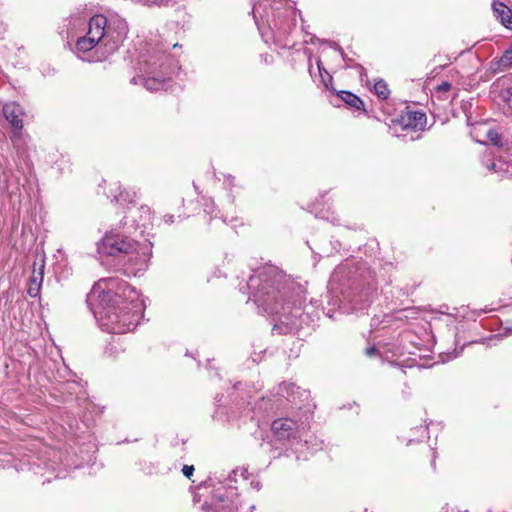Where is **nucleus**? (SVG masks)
Instances as JSON below:
<instances>
[{
    "label": "nucleus",
    "mask_w": 512,
    "mask_h": 512,
    "mask_svg": "<svg viewBox=\"0 0 512 512\" xmlns=\"http://www.w3.org/2000/svg\"><path fill=\"white\" fill-rule=\"evenodd\" d=\"M339 102H344L349 107L355 108L357 110H360L363 108L364 104L363 101L355 94L349 91H340L336 95V101H332L334 105L339 106Z\"/></svg>",
    "instance_id": "15"
},
{
    "label": "nucleus",
    "mask_w": 512,
    "mask_h": 512,
    "mask_svg": "<svg viewBox=\"0 0 512 512\" xmlns=\"http://www.w3.org/2000/svg\"><path fill=\"white\" fill-rule=\"evenodd\" d=\"M492 10L495 18L507 29L512 30V11L502 1L493 0Z\"/></svg>",
    "instance_id": "11"
},
{
    "label": "nucleus",
    "mask_w": 512,
    "mask_h": 512,
    "mask_svg": "<svg viewBox=\"0 0 512 512\" xmlns=\"http://www.w3.org/2000/svg\"><path fill=\"white\" fill-rule=\"evenodd\" d=\"M258 278H260L262 282V290L264 291L267 289L263 294L268 296L267 299L262 301L261 305L268 314H278L279 311L277 307L268 305L267 301L270 299H276V294L278 293L280 284L284 278L283 273L278 269V267L269 265L261 268V271L258 268Z\"/></svg>",
    "instance_id": "6"
},
{
    "label": "nucleus",
    "mask_w": 512,
    "mask_h": 512,
    "mask_svg": "<svg viewBox=\"0 0 512 512\" xmlns=\"http://www.w3.org/2000/svg\"><path fill=\"white\" fill-rule=\"evenodd\" d=\"M144 5L147 6H169L173 0H140Z\"/></svg>",
    "instance_id": "24"
},
{
    "label": "nucleus",
    "mask_w": 512,
    "mask_h": 512,
    "mask_svg": "<svg viewBox=\"0 0 512 512\" xmlns=\"http://www.w3.org/2000/svg\"><path fill=\"white\" fill-rule=\"evenodd\" d=\"M365 354L368 356V357H372V356H375L378 354V350L372 346V347H368L366 348L365 350Z\"/></svg>",
    "instance_id": "26"
},
{
    "label": "nucleus",
    "mask_w": 512,
    "mask_h": 512,
    "mask_svg": "<svg viewBox=\"0 0 512 512\" xmlns=\"http://www.w3.org/2000/svg\"><path fill=\"white\" fill-rule=\"evenodd\" d=\"M2 111L5 119L14 129L22 130L24 110L18 103H6L4 104Z\"/></svg>",
    "instance_id": "10"
},
{
    "label": "nucleus",
    "mask_w": 512,
    "mask_h": 512,
    "mask_svg": "<svg viewBox=\"0 0 512 512\" xmlns=\"http://www.w3.org/2000/svg\"><path fill=\"white\" fill-rule=\"evenodd\" d=\"M204 213L209 216L208 221H216V222H225L226 219L223 218L220 211L217 209L216 205L212 201H207L204 204Z\"/></svg>",
    "instance_id": "17"
},
{
    "label": "nucleus",
    "mask_w": 512,
    "mask_h": 512,
    "mask_svg": "<svg viewBox=\"0 0 512 512\" xmlns=\"http://www.w3.org/2000/svg\"><path fill=\"white\" fill-rule=\"evenodd\" d=\"M108 197L119 204L134 203L137 199V192L134 190H122L120 185L115 184V188L110 190Z\"/></svg>",
    "instance_id": "13"
},
{
    "label": "nucleus",
    "mask_w": 512,
    "mask_h": 512,
    "mask_svg": "<svg viewBox=\"0 0 512 512\" xmlns=\"http://www.w3.org/2000/svg\"><path fill=\"white\" fill-rule=\"evenodd\" d=\"M483 164L490 171L502 174L505 177H512V161H504L502 159H487L483 161Z\"/></svg>",
    "instance_id": "14"
},
{
    "label": "nucleus",
    "mask_w": 512,
    "mask_h": 512,
    "mask_svg": "<svg viewBox=\"0 0 512 512\" xmlns=\"http://www.w3.org/2000/svg\"><path fill=\"white\" fill-rule=\"evenodd\" d=\"M45 259L44 256H36L32 273L29 277L27 293L30 297L35 298L39 296L41 285L44 277Z\"/></svg>",
    "instance_id": "7"
},
{
    "label": "nucleus",
    "mask_w": 512,
    "mask_h": 512,
    "mask_svg": "<svg viewBox=\"0 0 512 512\" xmlns=\"http://www.w3.org/2000/svg\"><path fill=\"white\" fill-rule=\"evenodd\" d=\"M487 139L495 146L502 147L503 141L500 134L495 130H489L487 132Z\"/></svg>",
    "instance_id": "23"
},
{
    "label": "nucleus",
    "mask_w": 512,
    "mask_h": 512,
    "mask_svg": "<svg viewBox=\"0 0 512 512\" xmlns=\"http://www.w3.org/2000/svg\"><path fill=\"white\" fill-rule=\"evenodd\" d=\"M296 312H299L298 310ZM298 313L292 315L282 314L279 317L277 323L274 324L273 330L277 331L279 334H289L298 329Z\"/></svg>",
    "instance_id": "12"
},
{
    "label": "nucleus",
    "mask_w": 512,
    "mask_h": 512,
    "mask_svg": "<svg viewBox=\"0 0 512 512\" xmlns=\"http://www.w3.org/2000/svg\"><path fill=\"white\" fill-rule=\"evenodd\" d=\"M329 44H330V46H331V47H333V48L337 49V50L340 52V54H341L342 56H344V52H343L342 48H341V47H339L337 43H335V42H329Z\"/></svg>",
    "instance_id": "29"
},
{
    "label": "nucleus",
    "mask_w": 512,
    "mask_h": 512,
    "mask_svg": "<svg viewBox=\"0 0 512 512\" xmlns=\"http://www.w3.org/2000/svg\"><path fill=\"white\" fill-rule=\"evenodd\" d=\"M86 302L100 326L113 334L133 331L142 315V303L136 289L117 277L96 282L87 294Z\"/></svg>",
    "instance_id": "1"
},
{
    "label": "nucleus",
    "mask_w": 512,
    "mask_h": 512,
    "mask_svg": "<svg viewBox=\"0 0 512 512\" xmlns=\"http://www.w3.org/2000/svg\"><path fill=\"white\" fill-rule=\"evenodd\" d=\"M240 472L241 476L244 480H248V470L246 468L237 469L234 471V474L237 475V473Z\"/></svg>",
    "instance_id": "27"
},
{
    "label": "nucleus",
    "mask_w": 512,
    "mask_h": 512,
    "mask_svg": "<svg viewBox=\"0 0 512 512\" xmlns=\"http://www.w3.org/2000/svg\"><path fill=\"white\" fill-rule=\"evenodd\" d=\"M511 330H512V327H511Z\"/></svg>",
    "instance_id": "35"
},
{
    "label": "nucleus",
    "mask_w": 512,
    "mask_h": 512,
    "mask_svg": "<svg viewBox=\"0 0 512 512\" xmlns=\"http://www.w3.org/2000/svg\"><path fill=\"white\" fill-rule=\"evenodd\" d=\"M502 96L506 102L504 107V114L512 118V86L504 91Z\"/></svg>",
    "instance_id": "20"
},
{
    "label": "nucleus",
    "mask_w": 512,
    "mask_h": 512,
    "mask_svg": "<svg viewBox=\"0 0 512 512\" xmlns=\"http://www.w3.org/2000/svg\"><path fill=\"white\" fill-rule=\"evenodd\" d=\"M139 213L138 219H134V221H142V222H150L153 220V212L150 207L147 205H142L137 209Z\"/></svg>",
    "instance_id": "19"
},
{
    "label": "nucleus",
    "mask_w": 512,
    "mask_h": 512,
    "mask_svg": "<svg viewBox=\"0 0 512 512\" xmlns=\"http://www.w3.org/2000/svg\"><path fill=\"white\" fill-rule=\"evenodd\" d=\"M298 423L291 418H280L272 422L271 429L279 440H288L295 437Z\"/></svg>",
    "instance_id": "8"
},
{
    "label": "nucleus",
    "mask_w": 512,
    "mask_h": 512,
    "mask_svg": "<svg viewBox=\"0 0 512 512\" xmlns=\"http://www.w3.org/2000/svg\"><path fill=\"white\" fill-rule=\"evenodd\" d=\"M426 115L419 111H407L398 119V124L403 130L419 131L426 125Z\"/></svg>",
    "instance_id": "9"
},
{
    "label": "nucleus",
    "mask_w": 512,
    "mask_h": 512,
    "mask_svg": "<svg viewBox=\"0 0 512 512\" xmlns=\"http://www.w3.org/2000/svg\"><path fill=\"white\" fill-rule=\"evenodd\" d=\"M317 67L319 69L320 75L322 77V82L325 87L330 90L328 82H332V76L325 70L322 65V61L320 59L317 60Z\"/></svg>",
    "instance_id": "22"
},
{
    "label": "nucleus",
    "mask_w": 512,
    "mask_h": 512,
    "mask_svg": "<svg viewBox=\"0 0 512 512\" xmlns=\"http://www.w3.org/2000/svg\"><path fill=\"white\" fill-rule=\"evenodd\" d=\"M255 11H256V1L252 0L251 14L253 15L254 19L256 18Z\"/></svg>",
    "instance_id": "30"
},
{
    "label": "nucleus",
    "mask_w": 512,
    "mask_h": 512,
    "mask_svg": "<svg viewBox=\"0 0 512 512\" xmlns=\"http://www.w3.org/2000/svg\"><path fill=\"white\" fill-rule=\"evenodd\" d=\"M264 61L267 63L268 62V57L267 55L264 57Z\"/></svg>",
    "instance_id": "34"
},
{
    "label": "nucleus",
    "mask_w": 512,
    "mask_h": 512,
    "mask_svg": "<svg viewBox=\"0 0 512 512\" xmlns=\"http://www.w3.org/2000/svg\"><path fill=\"white\" fill-rule=\"evenodd\" d=\"M173 218H174L173 215H170L167 217V219H165V222H168V221L174 222Z\"/></svg>",
    "instance_id": "32"
},
{
    "label": "nucleus",
    "mask_w": 512,
    "mask_h": 512,
    "mask_svg": "<svg viewBox=\"0 0 512 512\" xmlns=\"http://www.w3.org/2000/svg\"><path fill=\"white\" fill-rule=\"evenodd\" d=\"M208 512H223V511H220L219 508L217 506L211 508Z\"/></svg>",
    "instance_id": "31"
},
{
    "label": "nucleus",
    "mask_w": 512,
    "mask_h": 512,
    "mask_svg": "<svg viewBox=\"0 0 512 512\" xmlns=\"http://www.w3.org/2000/svg\"><path fill=\"white\" fill-rule=\"evenodd\" d=\"M374 92L382 100L387 99L389 97V94H390V90L388 89V85L382 79L378 80L374 84Z\"/></svg>",
    "instance_id": "18"
},
{
    "label": "nucleus",
    "mask_w": 512,
    "mask_h": 512,
    "mask_svg": "<svg viewBox=\"0 0 512 512\" xmlns=\"http://www.w3.org/2000/svg\"><path fill=\"white\" fill-rule=\"evenodd\" d=\"M510 66H512V44L504 51L500 58H495L490 62V70L493 73H498Z\"/></svg>",
    "instance_id": "16"
},
{
    "label": "nucleus",
    "mask_w": 512,
    "mask_h": 512,
    "mask_svg": "<svg viewBox=\"0 0 512 512\" xmlns=\"http://www.w3.org/2000/svg\"><path fill=\"white\" fill-rule=\"evenodd\" d=\"M195 468L193 465H184L183 468H182V473L185 477L187 478H191V476L193 475V472H194Z\"/></svg>",
    "instance_id": "25"
},
{
    "label": "nucleus",
    "mask_w": 512,
    "mask_h": 512,
    "mask_svg": "<svg viewBox=\"0 0 512 512\" xmlns=\"http://www.w3.org/2000/svg\"><path fill=\"white\" fill-rule=\"evenodd\" d=\"M298 389L299 388L296 387V385L294 383L283 382L279 386V391H280L281 395L283 397H287V398L293 396L295 391Z\"/></svg>",
    "instance_id": "21"
},
{
    "label": "nucleus",
    "mask_w": 512,
    "mask_h": 512,
    "mask_svg": "<svg viewBox=\"0 0 512 512\" xmlns=\"http://www.w3.org/2000/svg\"><path fill=\"white\" fill-rule=\"evenodd\" d=\"M127 34V22L119 16L95 15L89 20L87 34L76 41L75 51L79 55L96 48V60L102 61L119 49Z\"/></svg>",
    "instance_id": "2"
},
{
    "label": "nucleus",
    "mask_w": 512,
    "mask_h": 512,
    "mask_svg": "<svg viewBox=\"0 0 512 512\" xmlns=\"http://www.w3.org/2000/svg\"><path fill=\"white\" fill-rule=\"evenodd\" d=\"M445 512H462V511H460V510H455V509H450V510H449V509H446V511H445ZM463 512H468V511H463Z\"/></svg>",
    "instance_id": "33"
},
{
    "label": "nucleus",
    "mask_w": 512,
    "mask_h": 512,
    "mask_svg": "<svg viewBox=\"0 0 512 512\" xmlns=\"http://www.w3.org/2000/svg\"><path fill=\"white\" fill-rule=\"evenodd\" d=\"M263 9L262 20H266L269 33L262 32L261 37L266 44L274 41L276 32L281 34L287 31L288 18L294 14L292 6L287 0H261L259 4Z\"/></svg>",
    "instance_id": "4"
},
{
    "label": "nucleus",
    "mask_w": 512,
    "mask_h": 512,
    "mask_svg": "<svg viewBox=\"0 0 512 512\" xmlns=\"http://www.w3.org/2000/svg\"><path fill=\"white\" fill-rule=\"evenodd\" d=\"M170 57L165 53L149 55L140 61V72L142 75L133 77L131 82L134 84L142 83L149 91H159L167 89L171 79L166 77L169 66L167 65Z\"/></svg>",
    "instance_id": "3"
},
{
    "label": "nucleus",
    "mask_w": 512,
    "mask_h": 512,
    "mask_svg": "<svg viewBox=\"0 0 512 512\" xmlns=\"http://www.w3.org/2000/svg\"><path fill=\"white\" fill-rule=\"evenodd\" d=\"M143 248L144 246L137 241L114 231L105 234L99 247L103 253L109 256L139 254Z\"/></svg>",
    "instance_id": "5"
},
{
    "label": "nucleus",
    "mask_w": 512,
    "mask_h": 512,
    "mask_svg": "<svg viewBox=\"0 0 512 512\" xmlns=\"http://www.w3.org/2000/svg\"><path fill=\"white\" fill-rule=\"evenodd\" d=\"M450 87H451V84H450V83H448V82H444V83H442V84L440 85L439 89H440L441 91H448V90L450 89Z\"/></svg>",
    "instance_id": "28"
}]
</instances>
